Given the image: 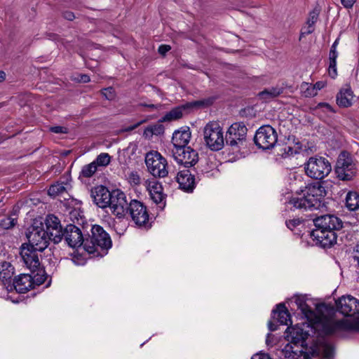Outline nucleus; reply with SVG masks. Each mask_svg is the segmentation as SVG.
Here are the masks:
<instances>
[{"mask_svg": "<svg viewBox=\"0 0 359 359\" xmlns=\"http://www.w3.org/2000/svg\"><path fill=\"white\" fill-rule=\"evenodd\" d=\"M204 140L205 145L213 151L221 150L224 145L223 130L217 122H210L204 128Z\"/></svg>", "mask_w": 359, "mask_h": 359, "instance_id": "6e6552de", "label": "nucleus"}, {"mask_svg": "<svg viewBox=\"0 0 359 359\" xmlns=\"http://www.w3.org/2000/svg\"><path fill=\"white\" fill-rule=\"evenodd\" d=\"M14 274V267L11 264V268L5 269L1 274L0 280L4 283V285H8L11 283V278Z\"/></svg>", "mask_w": 359, "mask_h": 359, "instance_id": "4c0bfd02", "label": "nucleus"}, {"mask_svg": "<svg viewBox=\"0 0 359 359\" xmlns=\"http://www.w3.org/2000/svg\"><path fill=\"white\" fill-rule=\"evenodd\" d=\"M50 131L56 134H66L68 133V129L66 127L56 126L50 127Z\"/></svg>", "mask_w": 359, "mask_h": 359, "instance_id": "3c124183", "label": "nucleus"}, {"mask_svg": "<svg viewBox=\"0 0 359 359\" xmlns=\"http://www.w3.org/2000/svg\"><path fill=\"white\" fill-rule=\"evenodd\" d=\"M45 224L46 226V231L53 232V233H62L64 230L58 217L52 214L46 216Z\"/></svg>", "mask_w": 359, "mask_h": 359, "instance_id": "cd10ccee", "label": "nucleus"}, {"mask_svg": "<svg viewBox=\"0 0 359 359\" xmlns=\"http://www.w3.org/2000/svg\"><path fill=\"white\" fill-rule=\"evenodd\" d=\"M338 313L345 317H353L359 314V299L350 295H343L336 299Z\"/></svg>", "mask_w": 359, "mask_h": 359, "instance_id": "2eb2a0df", "label": "nucleus"}, {"mask_svg": "<svg viewBox=\"0 0 359 359\" xmlns=\"http://www.w3.org/2000/svg\"><path fill=\"white\" fill-rule=\"evenodd\" d=\"M306 193L302 197H292L288 201L293 208L299 210H320L327 208L325 201L327 191L321 182H315L305 187Z\"/></svg>", "mask_w": 359, "mask_h": 359, "instance_id": "f03ea898", "label": "nucleus"}, {"mask_svg": "<svg viewBox=\"0 0 359 359\" xmlns=\"http://www.w3.org/2000/svg\"><path fill=\"white\" fill-rule=\"evenodd\" d=\"M356 99L348 84L346 85V88H341L336 96L337 105L342 108L350 107Z\"/></svg>", "mask_w": 359, "mask_h": 359, "instance_id": "393cba45", "label": "nucleus"}, {"mask_svg": "<svg viewBox=\"0 0 359 359\" xmlns=\"http://www.w3.org/2000/svg\"><path fill=\"white\" fill-rule=\"evenodd\" d=\"M283 92V88L273 87L271 88L264 89L262 92L259 93L258 95L261 100H266L280 95Z\"/></svg>", "mask_w": 359, "mask_h": 359, "instance_id": "2f4dec72", "label": "nucleus"}, {"mask_svg": "<svg viewBox=\"0 0 359 359\" xmlns=\"http://www.w3.org/2000/svg\"><path fill=\"white\" fill-rule=\"evenodd\" d=\"M34 278L29 273H22L13 279L12 283H9L6 286L8 291H12L13 289L18 293H25L29 290L34 288Z\"/></svg>", "mask_w": 359, "mask_h": 359, "instance_id": "a211bd4d", "label": "nucleus"}, {"mask_svg": "<svg viewBox=\"0 0 359 359\" xmlns=\"http://www.w3.org/2000/svg\"><path fill=\"white\" fill-rule=\"evenodd\" d=\"M326 86V82L323 81H317L312 87L315 88L316 91L321 90Z\"/></svg>", "mask_w": 359, "mask_h": 359, "instance_id": "338daca9", "label": "nucleus"}, {"mask_svg": "<svg viewBox=\"0 0 359 359\" xmlns=\"http://www.w3.org/2000/svg\"><path fill=\"white\" fill-rule=\"evenodd\" d=\"M304 169L306 175L311 178L322 180L330 173L332 166L326 158L316 155L309 158L305 163Z\"/></svg>", "mask_w": 359, "mask_h": 359, "instance_id": "0eeeda50", "label": "nucleus"}, {"mask_svg": "<svg viewBox=\"0 0 359 359\" xmlns=\"http://www.w3.org/2000/svg\"><path fill=\"white\" fill-rule=\"evenodd\" d=\"M90 233L86 238L84 250L93 257H102L112 246L109 234L102 226L94 224L90 226Z\"/></svg>", "mask_w": 359, "mask_h": 359, "instance_id": "7ed1b4c3", "label": "nucleus"}, {"mask_svg": "<svg viewBox=\"0 0 359 359\" xmlns=\"http://www.w3.org/2000/svg\"><path fill=\"white\" fill-rule=\"evenodd\" d=\"M304 94L306 97H313L317 95V92L315 90V88L309 87L304 91Z\"/></svg>", "mask_w": 359, "mask_h": 359, "instance_id": "0e129e2a", "label": "nucleus"}, {"mask_svg": "<svg viewBox=\"0 0 359 359\" xmlns=\"http://www.w3.org/2000/svg\"><path fill=\"white\" fill-rule=\"evenodd\" d=\"M338 57L337 52H329V75L332 79H335L337 76V58Z\"/></svg>", "mask_w": 359, "mask_h": 359, "instance_id": "473e14b6", "label": "nucleus"}, {"mask_svg": "<svg viewBox=\"0 0 359 359\" xmlns=\"http://www.w3.org/2000/svg\"><path fill=\"white\" fill-rule=\"evenodd\" d=\"M49 241H51V239H46L45 241H42L41 242H39V240H36V238H33V243L31 244L32 246H34L35 252L37 253V252H43L49 244Z\"/></svg>", "mask_w": 359, "mask_h": 359, "instance_id": "79ce46f5", "label": "nucleus"}, {"mask_svg": "<svg viewBox=\"0 0 359 359\" xmlns=\"http://www.w3.org/2000/svg\"><path fill=\"white\" fill-rule=\"evenodd\" d=\"M255 144L264 151L272 149L278 143V133L270 125H263L253 136Z\"/></svg>", "mask_w": 359, "mask_h": 359, "instance_id": "1a4fd4ad", "label": "nucleus"}, {"mask_svg": "<svg viewBox=\"0 0 359 359\" xmlns=\"http://www.w3.org/2000/svg\"><path fill=\"white\" fill-rule=\"evenodd\" d=\"M355 1L356 0H341V4L346 8H351L353 6Z\"/></svg>", "mask_w": 359, "mask_h": 359, "instance_id": "680f3d73", "label": "nucleus"}, {"mask_svg": "<svg viewBox=\"0 0 359 359\" xmlns=\"http://www.w3.org/2000/svg\"><path fill=\"white\" fill-rule=\"evenodd\" d=\"M20 255L24 264L32 273H34L39 270L41 264L38 254L35 252L34 246L27 243L22 244Z\"/></svg>", "mask_w": 359, "mask_h": 359, "instance_id": "f3484780", "label": "nucleus"}, {"mask_svg": "<svg viewBox=\"0 0 359 359\" xmlns=\"http://www.w3.org/2000/svg\"><path fill=\"white\" fill-rule=\"evenodd\" d=\"M72 80L78 83H86L90 81V78L88 74H77L76 76L74 77Z\"/></svg>", "mask_w": 359, "mask_h": 359, "instance_id": "09e8293b", "label": "nucleus"}, {"mask_svg": "<svg viewBox=\"0 0 359 359\" xmlns=\"http://www.w3.org/2000/svg\"><path fill=\"white\" fill-rule=\"evenodd\" d=\"M296 346H294L292 344H291L290 342V343H287L285 347L283 348L282 350V352L284 353V356L285 358H290L292 353V351L294 350V348H295Z\"/></svg>", "mask_w": 359, "mask_h": 359, "instance_id": "de8ad7c7", "label": "nucleus"}, {"mask_svg": "<svg viewBox=\"0 0 359 359\" xmlns=\"http://www.w3.org/2000/svg\"><path fill=\"white\" fill-rule=\"evenodd\" d=\"M55 233L53 232L46 231L43 229V224L42 222L37 223L35 222L32 225V226L27 229L26 232V236L29 241L27 244H34L33 238H36L39 240V242L42 241H45L46 239H51L53 241V238H54Z\"/></svg>", "mask_w": 359, "mask_h": 359, "instance_id": "aec40b11", "label": "nucleus"}, {"mask_svg": "<svg viewBox=\"0 0 359 359\" xmlns=\"http://www.w3.org/2000/svg\"><path fill=\"white\" fill-rule=\"evenodd\" d=\"M152 128V131H154V135L159 136L163 135L165 132V127L161 123L158 121L156 124L150 125Z\"/></svg>", "mask_w": 359, "mask_h": 359, "instance_id": "c03bdc74", "label": "nucleus"}, {"mask_svg": "<svg viewBox=\"0 0 359 359\" xmlns=\"http://www.w3.org/2000/svg\"><path fill=\"white\" fill-rule=\"evenodd\" d=\"M290 358L291 359H299L303 356L304 359H310L312 355L316 354L315 348H311V345L308 346V348L305 349L302 348L301 349H294L292 351Z\"/></svg>", "mask_w": 359, "mask_h": 359, "instance_id": "c756f323", "label": "nucleus"}, {"mask_svg": "<svg viewBox=\"0 0 359 359\" xmlns=\"http://www.w3.org/2000/svg\"><path fill=\"white\" fill-rule=\"evenodd\" d=\"M20 210V207L19 206V205H18V204L14 205L13 206L11 211L9 212V215H8V217H13V218H16V222H18V215H19Z\"/></svg>", "mask_w": 359, "mask_h": 359, "instance_id": "6e6d98bb", "label": "nucleus"}, {"mask_svg": "<svg viewBox=\"0 0 359 359\" xmlns=\"http://www.w3.org/2000/svg\"><path fill=\"white\" fill-rule=\"evenodd\" d=\"M81 220L82 222L81 223H80L79 220L77 219V223L81 226L80 229H81L82 233H84L83 234H86V237H88V233H89L88 229L90 230V226L93 224H89L87 222H84L81 217Z\"/></svg>", "mask_w": 359, "mask_h": 359, "instance_id": "8fccbe9b", "label": "nucleus"}, {"mask_svg": "<svg viewBox=\"0 0 359 359\" xmlns=\"http://www.w3.org/2000/svg\"><path fill=\"white\" fill-rule=\"evenodd\" d=\"M147 122V120L146 119H143L132 126H128V127H125V128H123L121 129V132L122 133H125V132H130L133 130H135V128H137V127H139L140 125H142V123Z\"/></svg>", "mask_w": 359, "mask_h": 359, "instance_id": "864d4df0", "label": "nucleus"}, {"mask_svg": "<svg viewBox=\"0 0 359 359\" xmlns=\"http://www.w3.org/2000/svg\"><path fill=\"white\" fill-rule=\"evenodd\" d=\"M286 333L293 337H304V339L306 340L309 336V334L307 332L304 331L302 327H298L297 325L287 327Z\"/></svg>", "mask_w": 359, "mask_h": 359, "instance_id": "c9c22d12", "label": "nucleus"}, {"mask_svg": "<svg viewBox=\"0 0 359 359\" xmlns=\"http://www.w3.org/2000/svg\"><path fill=\"white\" fill-rule=\"evenodd\" d=\"M172 152L177 163L184 168H190L198 161V152L191 147H184L183 149H175Z\"/></svg>", "mask_w": 359, "mask_h": 359, "instance_id": "dca6fc26", "label": "nucleus"}, {"mask_svg": "<svg viewBox=\"0 0 359 359\" xmlns=\"http://www.w3.org/2000/svg\"><path fill=\"white\" fill-rule=\"evenodd\" d=\"M111 191L104 185L97 186L91 189L90 196L93 202L101 208H105L110 204Z\"/></svg>", "mask_w": 359, "mask_h": 359, "instance_id": "412c9836", "label": "nucleus"}, {"mask_svg": "<svg viewBox=\"0 0 359 359\" xmlns=\"http://www.w3.org/2000/svg\"><path fill=\"white\" fill-rule=\"evenodd\" d=\"M97 170V169L96 166L93 162H91L90 163L83 166L79 177H83L86 178L91 177Z\"/></svg>", "mask_w": 359, "mask_h": 359, "instance_id": "e433bc0d", "label": "nucleus"}, {"mask_svg": "<svg viewBox=\"0 0 359 359\" xmlns=\"http://www.w3.org/2000/svg\"><path fill=\"white\" fill-rule=\"evenodd\" d=\"M294 302L297 304V308L301 310L302 313L304 315V318L308 320H311L312 318L315 316L314 311L306 304L305 296L296 295L294 297Z\"/></svg>", "mask_w": 359, "mask_h": 359, "instance_id": "a878e982", "label": "nucleus"}, {"mask_svg": "<svg viewBox=\"0 0 359 359\" xmlns=\"http://www.w3.org/2000/svg\"><path fill=\"white\" fill-rule=\"evenodd\" d=\"M314 30H315L314 27H312L311 25H307V27H302L301 32H300L299 40H301V39L302 37L312 34L314 32Z\"/></svg>", "mask_w": 359, "mask_h": 359, "instance_id": "603ef678", "label": "nucleus"}, {"mask_svg": "<svg viewBox=\"0 0 359 359\" xmlns=\"http://www.w3.org/2000/svg\"><path fill=\"white\" fill-rule=\"evenodd\" d=\"M170 49H171V47L170 45L162 44V45L159 46V47L158 48V52L160 55L165 56L166 55V53L170 50Z\"/></svg>", "mask_w": 359, "mask_h": 359, "instance_id": "4d7b16f0", "label": "nucleus"}, {"mask_svg": "<svg viewBox=\"0 0 359 359\" xmlns=\"http://www.w3.org/2000/svg\"><path fill=\"white\" fill-rule=\"evenodd\" d=\"M322 331L326 335H332L339 331L359 332V318L353 320L342 319L324 323L322 325Z\"/></svg>", "mask_w": 359, "mask_h": 359, "instance_id": "ddd939ff", "label": "nucleus"}, {"mask_svg": "<svg viewBox=\"0 0 359 359\" xmlns=\"http://www.w3.org/2000/svg\"><path fill=\"white\" fill-rule=\"evenodd\" d=\"M317 107L318 108H321V107L326 108L329 111H331L333 113L335 112V111L333 109L332 107L327 102H320L318 104Z\"/></svg>", "mask_w": 359, "mask_h": 359, "instance_id": "69168bd1", "label": "nucleus"}, {"mask_svg": "<svg viewBox=\"0 0 359 359\" xmlns=\"http://www.w3.org/2000/svg\"><path fill=\"white\" fill-rule=\"evenodd\" d=\"M251 359H272L268 353H256L253 355Z\"/></svg>", "mask_w": 359, "mask_h": 359, "instance_id": "e2e57ef3", "label": "nucleus"}, {"mask_svg": "<svg viewBox=\"0 0 359 359\" xmlns=\"http://www.w3.org/2000/svg\"><path fill=\"white\" fill-rule=\"evenodd\" d=\"M278 314V320L281 325H287V320L291 321V315L284 303L276 305V309L272 311V318H275Z\"/></svg>", "mask_w": 359, "mask_h": 359, "instance_id": "bb28decb", "label": "nucleus"}, {"mask_svg": "<svg viewBox=\"0 0 359 359\" xmlns=\"http://www.w3.org/2000/svg\"><path fill=\"white\" fill-rule=\"evenodd\" d=\"M334 301L336 302V299ZM317 310L322 314L325 313L327 316H333L337 312H338V307L336 302L334 303V305H332L330 303H321L318 305Z\"/></svg>", "mask_w": 359, "mask_h": 359, "instance_id": "7c9ffc66", "label": "nucleus"}, {"mask_svg": "<svg viewBox=\"0 0 359 359\" xmlns=\"http://www.w3.org/2000/svg\"><path fill=\"white\" fill-rule=\"evenodd\" d=\"M174 179L179 184V188L187 193H192L196 187L195 176L189 168L180 170Z\"/></svg>", "mask_w": 359, "mask_h": 359, "instance_id": "6ab92c4d", "label": "nucleus"}, {"mask_svg": "<svg viewBox=\"0 0 359 359\" xmlns=\"http://www.w3.org/2000/svg\"><path fill=\"white\" fill-rule=\"evenodd\" d=\"M334 173L339 180L343 182L353 181L358 176V168L351 154L341 151L334 166Z\"/></svg>", "mask_w": 359, "mask_h": 359, "instance_id": "39448f33", "label": "nucleus"}, {"mask_svg": "<svg viewBox=\"0 0 359 359\" xmlns=\"http://www.w3.org/2000/svg\"><path fill=\"white\" fill-rule=\"evenodd\" d=\"M355 255H353L354 260L357 261L359 267V244H357L354 249Z\"/></svg>", "mask_w": 359, "mask_h": 359, "instance_id": "774afa93", "label": "nucleus"}, {"mask_svg": "<svg viewBox=\"0 0 359 359\" xmlns=\"http://www.w3.org/2000/svg\"><path fill=\"white\" fill-rule=\"evenodd\" d=\"M145 163L148 171L155 178H164L168 175V161L158 151L151 150L147 152Z\"/></svg>", "mask_w": 359, "mask_h": 359, "instance_id": "9d476101", "label": "nucleus"}, {"mask_svg": "<svg viewBox=\"0 0 359 359\" xmlns=\"http://www.w3.org/2000/svg\"><path fill=\"white\" fill-rule=\"evenodd\" d=\"M43 35H44L45 38H46L47 39L55 41V42L60 41V40L61 39L60 36L57 34H55L53 32H46L43 34Z\"/></svg>", "mask_w": 359, "mask_h": 359, "instance_id": "5fc2aeb1", "label": "nucleus"}, {"mask_svg": "<svg viewBox=\"0 0 359 359\" xmlns=\"http://www.w3.org/2000/svg\"><path fill=\"white\" fill-rule=\"evenodd\" d=\"M83 233L80 227L74 224H69L62 233H55L53 242L57 244L65 238L67 244L72 248H78L82 245L84 247L86 234Z\"/></svg>", "mask_w": 359, "mask_h": 359, "instance_id": "423d86ee", "label": "nucleus"}, {"mask_svg": "<svg viewBox=\"0 0 359 359\" xmlns=\"http://www.w3.org/2000/svg\"><path fill=\"white\" fill-rule=\"evenodd\" d=\"M346 207L350 211H354L359 208V194L356 191H350L346 196Z\"/></svg>", "mask_w": 359, "mask_h": 359, "instance_id": "c85d7f7f", "label": "nucleus"}, {"mask_svg": "<svg viewBox=\"0 0 359 359\" xmlns=\"http://www.w3.org/2000/svg\"><path fill=\"white\" fill-rule=\"evenodd\" d=\"M285 338L287 341H290V342L297 348L300 346L301 348L307 349L308 346H309L306 342V339H304V337H297L290 336V334H287Z\"/></svg>", "mask_w": 359, "mask_h": 359, "instance_id": "f704fd0d", "label": "nucleus"}, {"mask_svg": "<svg viewBox=\"0 0 359 359\" xmlns=\"http://www.w3.org/2000/svg\"><path fill=\"white\" fill-rule=\"evenodd\" d=\"M313 341V343L311 344V348H315L316 354L312 355V357H318L322 355L324 358L332 359L334 356V346L325 340L322 341Z\"/></svg>", "mask_w": 359, "mask_h": 359, "instance_id": "5701e85b", "label": "nucleus"}, {"mask_svg": "<svg viewBox=\"0 0 359 359\" xmlns=\"http://www.w3.org/2000/svg\"><path fill=\"white\" fill-rule=\"evenodd\" d=\"M320 13V8L316 6L313 11L309 14V18L306 20V25L314 27L315 23L317 22Z\"/></svg>", "mask_w": 359, "mask_h": 359, "instance_id": "58836bf2", "label": "nucleus"}, {"mask_svg": "<svg viewBox=\"0 0 359 359\" xmlns=\"http://www.w3.org/2000/svg\"><path fill=\"white\" fill-rule=\"evenodd\" d=\"M18 222H16V218L13 217H6L0 220V226L4 229L8 230L15 226Z\"/></svg>", "mask_w": 359, "mask_h": 359, "instance_id": "ea45409f", "label": "nucleus"}, {"mask_svg": "<svg viewBox=\"0 0 359 359\" xmlns=\"http://www.w3.org/2000/svg\"><path fill=\"white\" fill-rule=\"evenodd\" d=\"M315 229L309 231L314 244L323 248H330L337 243L335 231L343 228V222L334 215H324L313 219Z\"/></svg>", "mask_w": 359, "mask_h": 359, "instance_id": "f257e3e1", "label": "nucleus"}, {"mask_svg": "<svg viewBox=\"0 0 359 359\" xmlns=\"http://www.w3.org/2000/svg\"><path fill=\"white\" fill-rule=\"evenodd\" d=\"M102 95L107 100H113L115 98V90L113 87L103 88L101 90Z\"/></svg>", "mask_w": 359, "mask_h": 359, "instance_id": "37998d69", "label": "nucleus"}, {"mask_svg": "<svg viewBox=\"0 0 359 359\" xmlns=\"http://www.w3.org/2000/svg\"><path fill=\"white\" fill-rule=\"evenodd\" d=\"M130 180H132L135 184H139L140 182V178L137 172L130 173Z\"/></svg>", "mask_w": 359, "mask_h": 359, "instance_id": "052dcab7", "label": "nucleus"}, {"mask_svg": "<svg viewBox=\"0 0 359 359\" xmlns=\"http://www.w3.org/2000/svg\"><path fill=\"white\" fill-rule=\"evenodd\" d=\"M191 137V133L189 126H183L176 130L172 137V143L175 149L180 148L183 149L184 147H188V144Z\"/></svg>", "mask_w": 359, "mask_h": 359, "instance_id": "4be33fe9", "label": "nucleus"}, {"mask_svg": "<svg viewBox=\"0 0 359 359\" xmlns=\"http://www.w3.org/2000/svg\"><path fill=\"white\" fill-rule=\"evenodd\" d=\"M215 100V98L210 97L207 100H197L179 105L172 108L170 111L166 113L165 116L158 120V122L163 123L166 121L178 120L183 116L184 112L189 113L194 108L211 105L213 104Z\"/></svg>", "mask_w": 359, "mask_h": 359, "instance_id": "f8f14e48", "label": "nucleus"}, {"mask_svg": "<svg viewBox=\"0 0 359 359\" xmlns=\"http://www.w3.org/2000/svg\"><path fill=\"white\" fill-rule=\"evenodd\" d=\"M110 198L108 207L112 209V213L119 219L124 218L129 206L125 193L118 189H113Z\"/></svg>", "mask_w": 359, "mask_h": 359, "instance_id": "4468645a", "label": "nucleus"}, {"mask_svg": "<svg viewBox=\"0 0 359 359\" xmlns=\"http://www.w3.org/2000/svg\"><path fill=\"white\" fill-rule=\"evenodd\" d=\"M62 16L67 20L72 21L75 19L74 13L70 11H64L62 12Z\"/></svg>", "mask_w": 359, "mask_h": 359, "instance_id": "13d9d810", "label": "nucleus"}, {"mask_svg": "<svg viewBox=\"0 0 359 359\" xmlns=\"http://www.w3.org/2000/svg\"><path fill=\"white\" fill-rule=\"evenodd\" d=\"M248 129L243 122H235L228 128L225 142L227 146L231 147L233 152H244L251 145V142L247 138Z\"/></svg>", "mask_w": 359, "mask_h": 359, "instance_id": "20e7f679", "label": "nucleus"}, {"mask_svg": "<svg viewBox=\"0 0 359 359\" xmlns=\"http://www.w3.org/2000/svg\"><path fill=\"white\" fill-rule=\"evenodd\" d=\"M148 190L153 201L156 204H163L165 205V198L167 195L163 194V187L162 184L156 179L149 181L148 184Z\"/></svg>", "mask_w": 359, "mask_h": 359, "instance_id": "b1692460", "label": "nucleus"}, {"mask_svg": "<svg viewBox=\"0 0 359 359\" xmlns=\"http://www.w3.org/2000/svg\"><path fill=\"white\" fill-rule=\"evenodd\" d=\"M111 156L107 153H101L93 161L96 168L98 167H106L111 162Z\"/></svg>", "mask_w": 359, "mask_h": 359, "instance_id": "72a5a7b5", "label": "nucleus"}, {"mask_svg": "<svg viewBox=\"0 0 359 359\" xmlns=\"http://www.w3.org/2000/svg\"><path fill=\"white\" fill-rule=\"evenodd\" d=\"M154 135V131H152V128L149 125L144 130L143 136L145 138H151Z\"/></svg>", "mask_w": 359, "mask_h": 359, "instance_id": "bf43d9fd", "label": "nucleus"}, {"mask_svg": "<svg viewBox=\"0 0 359 359\" xmlns=\"http://www.w3.org/2000/svg\"><path fill=\"white\" fill-rule=\"evenodd\" d=\"M127 215L139 227H144L147 229L151 227V222H149V215L147 206L138 200L133 199L129 203L127 210Z\"/></svg>", "mask_w": 359, "mask_h": 359, "instance_id": "9b49d317", "label": "nucleus"}, {"mask_svg": "<svg viewBox=\"0 0 359 359\" xmlns=\"http://www.w3.org/2000/svg\"><path fill=\"white\" fill-rule=\"evenodd\" d=\"M65 191V187L63 186L62 184L57 183L55 184H52L48 190V194L50 196L55 197L56 196L59 195L60 194H62Z\"/></svg>", "mask_w": 359, "mask_h": 359, "instance_id": "a19ab883", "label": "nucleus"}, {"mask_svg": "<svg viewBox=\"0 0 359 359\" xmlns=\"http://www.w3.org/2000/svg\"><path fill=\"white\" fill-rule=\"evenodd\" d=\"M303 220L297 218V219H292L285 221V224L287 227L290 229L291 231H294V229L299 226L302 223Z\"/></svg>", "mask_w": 359, "mask_h": 359, "instance_id": "a18cd8bd", "label": "nucleus"}, {"mask_svg": "<svg viewBox=\"0 0 359 359\" xmlns=\"http://www.w3.org/2000/svg\"><path fill=\"white\" fill-rule=\"evenodd\" d=\"M281 154L280 155L283 158H286L287 156H292L294 154H297L299 151L297 150H294L292 147L285 146L284 148L280 149Z\"/></svg>", "mask_w": 359, "mask_h": 359, "instance_id": "49530a36", "label": "nucleus"}]
</instances>
